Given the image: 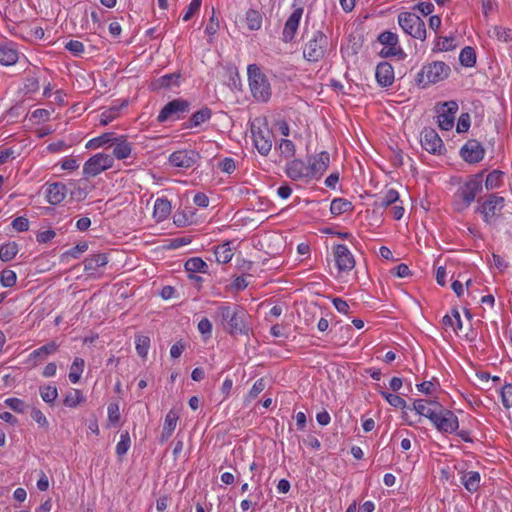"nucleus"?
I'll return each instance as SVG.
<instances>
[{"label": "nucleus", "instance_id": "f257e3e1", "mask_svg": "<svg viewBox=\"0 0 512 512\" xmlns=\"http://www.w3.org/2000/svg\"><path fill=\"white\" fill-rule=\"evenodd\" d=\"M215 318L221 322L223 329L231 336L248 335L249 315L240 305L225 303L220 305L215 314Z\"/></svg>", "mask_w": 512, "mask_h": 512}, {"label": "nucleus", "instance_id": "f03ea898", "mask_svg": "<svg viewBox=\"0 0 512 512\" xmlns=\"http://www.w3.org/2000/svg\"><path fill=\"white\" fill-rule=\"evenodd\" d=\"M484 171L471 175L469 179L459 186L453 195V208L456 212H463L474 202L476 195L483 190Z\"/></svg>", "mask_w": 512, "mask_h": 512}, {"label": "nucleus", "instance_id": "7ed1b4c3", "mask_svg": "<svg viewBox=\"0 0 512 512\" xmlns=\"http://www.w3.org/2000/svg\"><path fill=\"white\" fill-rule=\"evenodd\" d=\"M247 73L253 97L257 101L267 102L271 97V87L267 76L256 64H250L247 68Z\"/></svg>", "mask_w": 512, "mask_h": 512}, {"label": "nucleus", "instance_id": "20e7f679", "mask_svg": "<svg viewBox=\"0 0 512 512\" xmlns=\"http://www.w3.org/2000/svg\"><path fill=\"white\" fill-rule=\"evenodd\" d=\"M450 71V67L445 62L435 61L424 65L415 80L418 86L426 87L446 79Z\"/></svg>", "mask_w": 512, "mask_h": 512}, {"label": "nucleus", "instance_id": "39448f33", "mask_svg": "<svg viewBox=\"0 0 512 512\" xmlns=\"http://www.w3.org/2000/svg\"><path fill=\"white\" fill-rule=\"evenodd\" d=\"M307 42L303 49V56L309 62L321 60L328 47V37L320 30L314 31L311 35L306 33Z\"/></svg>", "mask_w": 512, "mask_h": 512}, {"label": "nucleus", "instance_id": "423d86ee", "mask_svg": "<svg viewBox=\"0 0 512 512\" xmlns=\"http://www.w3.org/2000/svg\"><path fill=\"white\" fill-rule=\"evenodd\" d=\"M398 23L403 31L411 37L421 41L426 39L425 23L417 14L401 12L398 15Z\"/></svg>", "mask_w": 512, "mask_h": 512}, {"label": "nucleus", "instance_id": "0eeeda50", "mask_svg": "<svg viewBox=\"0 0 512 512\" xmlns=\"http://www.w3.org/2000/svg\"><path fill=\"white\" fill-rule=\"evenodd\" d=\"M477 202L475 211L482 215L483 221L487 224L492 223L504 207V198L495 194L488 195L485 200L479 198Z\"/></svg>", "mask_w": 512, "mask_h": 512}, {"label": "nucleus", "instance_id": "6e6552de", "mask_svg": "<svg viewBox=\"0 0 512 512\" xmlns=\"http://www.w3.org/2000/svg\"><path fill=\"white\" fill-rule=\"evenodd\" d=\"M114 159L111 155L97 153L90 157L83 166V174L86 178L95 177L113 166Z\"/></svg>", "mask_w": 512, "mask_h": 512}, {"label": "nucleus", "instance_id": "1a4fd4ad", "mask_svg": "<svg viewBox=\"0 0 512 512\" xmlns=\"http://www.w3.org/2000/svg\"><path fill=\"white\" fill-rule=\"evenodd\" d=\"M251 133L254 146L258 152L263 156H267L272 148L273 132L266 124L261 127H255V125L252 124Z\"/></svg>", "mask_w": 512, "mask_h": 512}, {"label": "nucleus", "instance_id": "9d476101", "mask_svg": "<svg viewBox=\"0 0 512 512\" xmlns=\"http://www.w3.org/2000/svg\"><path fill=\"white\" fill-rule=\"evenodd\" d=\"M190 102L185 99H174L168 102L159 112L157 120L160 123L167 121L170 118L180 119L183 114L189 112Z\"/></svg>", "mask_w": 512, "mask_h": 512}, {"label": "nucleus", "instance_id": "9b49d317", "mask_svg": "<svg viewBox=\"0 0 512 512\" xmlns=\"http://www.w3.org/2000/svg\"><path fill=\"white\" fill-rule=\"evenodd\" d=\"M439 410L435 414V418L433 417L432 423L436 426V428L443 433H453L459 427V422L457 416L450 410L443 409L440 405Z\"/></svg>", "mask_w": 512, "mask_h": 512}, {"label": "nucleus", "instance_id": "f8f14e48", "mask_svg": "<svg viewBox=\"0 0 512 512\" xmlns=\"http://www.w3.org/2000/svg\"><path fill=\"white\" fill-rule=\"evenodd\" d=\"M420 136L421 145L427 152L437 155H441L445 152L444 143L435 129L425 127Z\"/></svg>", "mask_w": 512, "mask_h": 512}, {"label": "nucleus", "instance_id": "ddd939ff", "mask_svg": "<svg viewBox=\"0 0 512 512\" xmlns=\"http://www.w3.org/2000/svg\"><path fill=\"white\" fill-rule=\"evenodd\" d=\"M336 266L339 272H349L355 267V259L348 247L337 244L333 248Z\"/></svg>", "mask_w": 512, "mask_h": 512}, {"label": "nucleus", "instance_id": "4468645a", "mask_svg": "<svg viewBox=\"0 0 512 512\" xmlns=\"http://www.w3.org/2000/svg\"><path fill=\"white\" fill-rule=\"evenodd\" d=\"M458 111V104L456 101H447L441 105L438 112V125L442 130L449 131L452 129L455 120V114Z\"/></svg>", "mask_w": 512, "mask_h": 512}, {"label": "nucleus", "instance_id": "2eb2a0df", "mask_svg": "<svg viewBox=\"0 0 512 512\" xmlns=\"http://www.w3.org/2000/svg\"><path fill=\"white\" fill-rule=\"evenodd\" d=\"M330 163V156L328 152H321L316 156L308 158V171L309 178H320L327 170Z\"/></svg>", "mask_w": 512, "mask_h": 512}, {"label": "nucleus", "instance_id": "dca6fc26", "mask_svg": "<svg viewBox=\"0 0 512 512\" xmlns=\"http://www.w3.org/2000/svg\"><path fill=\"white\" fill-rule=\"evenodd\" d=\"M199 158V153L194 150H179L169 156V163L178 168H190Z\"/></svg>", "mask_w": 512, "mask_h": 512}, {"label": "nucleus", "instance_id": "f3484780", "mask_svg": "<svg viewBox=\"0 0 512 512\" xmlns=\"http://www.w3.org/2000/svg\"><path fill=\"white\" fill-rule=\"evenodd\" d=\"M484 154L485 150L482 144L475 139L468 140L460 150L461 157L468 163L480 162Z\"/></svg>", "mask_w": 512, "mask_h": 512}, {"label": "nucleus", "instance_id": "a211bd4d", "mask_svg": "<svg viewBox=\"0 0 512 512\" xmlns=\"http://www.w3.org/2000/svg\"><path fill=\"white\" fill-rule=\"evenodd\" d=\"M303 11L304 9L302 7H298L294 9V11L288 17L282 32V40L285 43H289L294 39L303 15Z\"/></svg>", "mask_w": 512, "mask_h": 512}, {"label": "nucleus", "instance_id": "6ab92c4d", "mask_svg": "<svg viewBox=\"0 0 512 512\" xmlns=\"http://www.w3.org/2000/svg\"><path fill=\"white\" fill-rule=\"evenodd\" d=\"M377 83L381 87H389L394 82V70L390 63L380 62L375 71Z\"/></svg>", "mask_w": 512, "mask_h": 512}, {"label": "nucleus", "instance_id": "aec40b11", "mask_svg": "<svg viewBox=\"0 0 512 512\" xmlns=\"http://www.w3.org/2000/svg\"><path fill=\"white\" fill-rule=\"evenodd\" d=\"M108 263L106 253H98L86 257L83 261L84 270L89 276H95L99 268L104 267Z\"/></svg>", "mask_w": 512, "mask_h": 512}, {"label": "nucleus", "instance_id": "412c9836", "mask_svg": "<svg viewBox=\"0 0 512 512\" xmlns=\"http://www.w3.org/2000/svg\"><path fill=\"white\" fill-rule=\"evenodd\" d=\"M286 174L292 180L310 179L308 165L300 159H294L287 164Z\"/></svg>", "mask_w": 512, "mask_h": 512}, {"label": "nucleus", "instance_id": "4be33fe9", "mask_svg": "<svg viewBox=\"0 0 512 512\" xmlns=\"http://www.w3.org/2000/svg\"><path fill=\"white\" fill-rule=\"evenodd\" d=\"M440 404L436 401L417 399L413 403V409L421 416L428 418L432 421L435 418L436 412L439 410Z\"/></svg>", "mask_w": 512, "mask_h": 512}, {"label": "nucleus", "instance_id": "5701e85b", "mask_svg": "<svg viewBox=\"0 0 512 512\" xmlns=\"http://www.w3.org/2000/svg\"><path fill=\"white\" fill-rule=\"evenodd\" d=\"M67 193L66 185L60 182L52 183L46 189V197L48 203L57 205L61 203Z\"/></svg>", "mask_w": 512, "mask_h": 512}, {"label": "nucleus", "instance_id": "b1692460", "mask_svg": "<svg viewBox=\"0 0 512 512\" xmlns=\"http://www.w3.org/2000/svg\"><path fill=\"white\" fill-rule=\"evenodd\" d=\"M112 144L114 145L113 158L123 160L131 155L132 144L127 141L125 136L114 137Z\"/></svg>", "mask_w": 512, "mask_h": 512}, {"label": "nucleus", "instance_id": "393cba45", "mask_svg": "<svg viewBox=\"0 0 512 512\" xmlns=\"http://www.w3.org/2000/svg\"><path fill=\"white\" fill-rule=\"evenodd\" d=\"M181 75L179 73L166 74L151 82V90L167 89L173 86H179Z\"/></svg>", "mask_w": 512, "mask_h": 512}, {"label": "nucleus", "instance_id": "a878e982", "mask_svg": "<svg viewBox=\"0 0 512 512\" xmlns=\"http://www.w3.org/2000/svg\"><path fill=\"white\" fill-rule=\"evenodd\" d=\"M18 61V51L10 43L0 44V64L14 65Z\"/></svg>", "mask_w": 512, "mask_h": 512}, {"label": "nucleus", "instance_id": "bb28decb", "mask_svg": "<svg viewBox=\"0 0 512 512\" xmlns=\"http://www.w3.org/2000/svg\"><path fill=\"white\" fill-rule=\"evenodd\" d=\"M171 203L166 198H158L154 204L153 216L157 222L165 220L171 213Z\"/></svg>", "mask_w": 512, "mask_h": 512}, {"label": "nucleus", "instance_id": "cd10ccee", "mask_svg": "<svg viewBox=\"0 0 512 512\" xmlns=\"http://www.w3.org/2000/svg\"><path fill=\"white\" fill-rule=\"evenodd\" d=\"M212 116V110L207 106L201 108L192 114L189 122L185 124V128L199 127L201 124L208 121Z\"/></svg>", "mask_w": 512, "mask_h": 512}, {"label": "nucleus", "instance_id": "c85d7f7f", "mask_svg": "<svg viewBox=\"0 0 512 512\" xmlns=\"http://www.w3.org/2000/svg\"><path fill=\"white\" fill-rule=\"evenodd\" d=\"M480 474L476 471H469L465 473L462 478V484L471 493L476 492L480 487Z\"/></svg>", "mask_w": 512, "mask_h": 512}, {"label": "nucleus", "instance_id": "c756f323", "mask_svg": "<svg viewBox=\"0 0 512 512\" xmlns=\"http://www.w3.org/2000/svg\"><path fill=\"white\" fill-rule=\"evenodd\" d=\"M353 204L344 198H335L332 200L330 205V212L333 215H341L347 212L353 211Z\"/></svg>", "mask_w": 512, "mask_h": 512}, {"label": "nucleus", "instance_id": "7c9ffc66", "mask_svg": "<svg viewBox=\"0 0 512 512\" xmlns=\"http://www.w3.org/2000/svg\"><path fill=\"white\" fill-rule=\"evenodd\" d=\"M185 270L189 273V274H193V273H207L208 272V265L207 263L202 260V258L200 257H192L190 259H188L186 262H185Z\"/></svg>", "mask_w": 512, "mask_h": 512}, {"label": "nucleus", "instance_id": "2f4dec72", "mask_svg": "<svg viewBox=\"0 0 512 512\" xmlns=\"http://www.w3.org/2000/svg\"><path fill=\"white\" fill-rule=\"evenodd\" d=\"M19 251L18 244L14 241L2 244L0 246V259L3 262H9L15 258Z\"/></svg>", "mask_w": 512, "mask_h": 512}, {"label": "nucleus", "instance_id": "473e14b6", "mask_svg": "<svg viewBox=\"0 0 512 512\" xmlns=\"http://www.w3.org/2000/svg\"><path fill=\"white\" fill-rule=\"evenodd\" d=\"M57 349H58V344L54 341H51V342L39 347L38 349L34 350L30 354V359L40 358L41 360H43L48 355L55 353L57 351Z\"/></svg>", "mask_w": 512, "mask_h": 512}, {"label": "nucleus", "instance_id": "72a5a7b5", "mask_svg": "<svg viewBox=\"0 0 512 512\" xmlns=\"http://www.w3.org/2000/svg\"><path fill=\"white\" fill-rule=\"evenodd\" d=\"M461 65L465 67H473L476 64V52L470 46L464 47L459 55Z\"/></svg>", "mask_w": 512, "mask_h": 512}, {"label": "nucleus", "instance_id": "f704fd0d", "mask_svg": "<svg viewBox=\"0 0 512 512\" xmlns=\"http://www.w3.org/2000/svg\"><path fill=\"white\" fill-rule=\"evenodd\" d=\"M85 365L84 359L76 357L70 367L69 380L72 383H77L80 380Z\"/></svg>", "mask_w": 512, "mask_h": 512}, {"label": "nucleus", "instance_id": "c9c22d12", "mask_svg": "<svg viewBox=\"0 0 512 512\" xmlns=\"http://www.w3.org/2000/svg\"><path fill=\"white\" fill-rule=\"evenodd\" d=\"M84 401H85V397H84L83 393L78 389H74L66 394V396L63 400V404L66 407L75 408L81 402H84Z\"/></svg>", "mask_w": 512, "mask_h": 512}, {"label": "nucleus", "instance_id": "e433bc0d", "mask_svg": "<svg viewBox=\"0 0 512 512\" xmlns=\"http://www.w3.org/2000/svg\"><path fill=\"white\" fill-rule=\"evenodd\" d=\"M246 22L250 30H259L262 26V16L259 11L249 9L246 12Z\"/></svg>", "mask_w": 512, "mask_h": 512}, {"label": "nucleus", "instance_id": "4c0bfd02", "mask_svg": "<svg viewBox=\"0 0 512 512\" xmlns=\"http://www.w3.org/2000/svg\"><path fill=\"white\" fill-rule=\"evenodd\" d=\"M39 391L42 400L50 405H53L58 397V391L55 386H40Z\"/></svg>", "mask_w": 512, "mask_h": 512}, {"label": "nucleus", "instance_id": "58836bf2", "mask_svg": "<svg viewBox=\"0 0 512 512\" xmlns=\"http://www.w3.org/2000/svg\"><path fill=\"white\" fill-rule=\"evenodd\" d=\"M504 173L500 170H493L490 172L485 180V187L487 190L497 188L502 183Z\"/></svg>", "mask_w": 512, "mask_h": 512}, {"label": "nucleus", "instance_id": "ea45409f", "mask_svg": "<svg viewBox=\"0 0 512 512\" xmlns=\"http://www.w3.org/2000/svg\"><path fill=\"white\" fill-rule=\"evenodd\" d=\"M378 41L389 48H401L398 45L397 34L391 31H384L378 36Z\"/></svg>", "mask_w": 512, "mask_h": 512}, {"label": "nucleus", "instance_id": "a19ab883", "mask_svg": "<svg viewBox=\"0 0 512 512\" xmlns=\"http://www.w3.org/2000/svg\"><path fill=\"white\" fill-rule=\"evenodd\" d=\"M88 249V244L87 242H80L79 244H77L76 246L72 247L71 249L67 250L66 252H64L62 255H61V261L64 262L66 261L69 257H72V258H79V256L86 252Z\"/></svg>", "mask_w": 512, "mask_h": 512}, {"label": "nucleus", "instance_id": "79ce46f5", "mask_svg": "<svg viewBox=\"0 0 512 512\" xmlns=\"http://www.w3.org/2000/svg\"><path fill=\"white\" fill-rule=\"evenodd\" d=\"M381 396L393 407L395 408H406V401L400 397L399 395L392 394L386 391L380 392Z\"/></svg>", "mask_w": 512, "mask_h": 512}, {"label": "nucleus", "instance_id": "37998d69", "mask_svg": "<svg viewBox=\"0 0 512 512\" xmlns=\"http://www.w3.org/2000/svg\"><path fill=\"white\" fill-rule=\"evenodd\" d=\"M113 140H114V133H103L102 135L91 139L87 143L86 147L87 148L100 147V146H103L104 144L112 143Z\"/></svg>", "mask_w": 512, "mask_h": 512}, {"label": "nucleus", "instance_id": "c03bdc74", "mask_svg": "<svg viewBox=\"0 0 512 512\" xmlns=\"http://www.w3.org/2000/svg\"><path fill=\"white\" fill-rule=\"evenodd\" d=\"M150 347V338L148 336H137L136 337V350L140 357L145 358L147 356Z\"/></svg>", "mask_w": 512, "mask_h": 512}, {"label": "nucleus", "instance_id": "a18cd8bd", "mask_svg": "<svg viewBox=\"0 0 512 512\" xmlns=\"http://www.w3.org/2000/svg\"><path fill=\"white\" fill-rule=\"evenodd\" d=\"M131 440L130 435L127 431L123 432L121 434L120 441L116 445V454L118 456H123L127 453L128 449L130 448Z\"/></svg>", "mask_w": 512, "mask_h": 512}, {"label": "nucleus", "instance_id": "49530a36", "mask_svg": "<svg viewBox=\"0 0 512 512\" xmlns=\"http://www.w3.org/2000/svg\"><path fill=\"white\" fill-rule=\"evenodd\" d=\"M16 280L17 276L13 270L4 269L0 274V282L4 287H13Z\"/></svg>", "mask_w": 512, "mask_h": 512}, {"label": "nucleus", "instance_id": "de8ad7c7", "mask_svg": "<svg viewBox=\"0 0 512 512\" xmlns=\"http://www.w3.org/2000/svg\"><path fill=\"white\" fill-rule=\"evenodd\" d=\"M4 403L16 413H24L28 407L22 399L14 397L7 398Z\"/></svg>", "mask_w": 512, "mask_h": 512}, {"label": "nucleus", "instance_id": "09e8293b", "mask_svg": "<svg viewBox=\"0 0 512 512\" xmlns=\"http://www.w3.org/2000/svg\"><path fill=\"white\" fill-rule=\"evenodd\" d=\"M227 73L229 75V87L232 89H240L241 80L237 68L234 66L227 67Z\"/></svg>", "mask_w": 512, "mask_h": 512}, {"label": "nucleus", "instance_id": "8fccbe9b", "mask_svg": "<svg viewBox=\"0 0 512 512\" xmlns=\"http://www.w3.org/2000/svg\"><path fill=\"white\" fill-rule=\"evenodd\" d=\"M216 259L219 263H228L233 256V253L229 247L222 246L215 250Z\"/></svg>", "mask_w": 512, "mask_h": 512}, {"label": "nucleus", "instance_id": "3c124183", "mask_svg": "<svg viewBox=\"0 0 512 512\" xmlns=\"http://www.w3.org/2000/svg\"><path fill=\"white\" fill-rule=\"evenodd\" d=\"M279 149L281 151V154L285 158H290V157L294 156V154H295V145L291 140H288V139L281 140Z\"/></svg>", "mask_w": 512, "mask_h": 512}, {"label": "nucleus", "instance_id": "603ef678", "mask_svg": "<svg viewBox=\"0 0 512 512\" xmlns=\"http://www.w3.org/2000/svg\"><path fill=\"white\" fill-rule=\"evenodd\" d=\"M379 54L383 58H389V57H393V56H397L399 59H402V60L406 58V53L403 51L402 48H389V47L385 46L380 51Z\"/></svg>", "mask_w": 512, "mask_h": 512}, {"label": "nucleus", "instance_id": "864d4df0", "mask_svg": "<svg viewBox=\"0 0 512 512\" xmlns=\"http://www.w3.org/2000/svg\"><path fill=\"white\" fill-rule=\"evenodd\" d=\"M119 109L120 108H118V107H111L110 109L102 112L101 118H100V124L102 126H106L110 122H112L118 116Z\"/></svg>", "mask_w": 512, "mask_h": 512}, {"label": "nucleus", "instance_id": "5fc2aeb1", "mask_svg": "<svg viewBox=\"0 0 512 512\" xmlns=\"http://www.w3.org/2000/svg\"><path fill=\"white\" fill-rule=\"evenodd\" d=\"M179 419V415L176 411L170 410L165 417L164 425L163 427L165 430H172L174 431L177 425V421Z\"/></svg>", "mask_w": 512, "mask_h": 512}, {"label": "nucleus", "instance_id": "6e6d98bb", "mask_svg": "<svg viewBox=\"0 0 512 512\" xmlns=\"http://www.w3.org/2000/svg\"><path fill=\"white\" fill-rule=\"evenodd\" d=\"M502 404L506 408L512 407V384H505L501 389Z\"/></svg>", "mask_w": 512, "mask_h": 512}, {"label": "nucleus", "instance_id": "4d7b16f0", "mask_svg": "<svg viewBox=\"0 0 512 512\" xmlns=\"http://www.w3.org/2000/svg\"><path fill=\"white\" fill-rule=\"evenodd\" d=\"M398 199H399V193L396 190H394V189H390L381 198L380 206L381 207H388L391 204L397 202Z\"/></svg>", "mask_w": 512, "mask_h": 512}, {"label": "nucleus", "instance_id": "13d9d810", "mask_svg": "<svg viewBox=\"0 0 512 512\" xmlns=\"http://www.w3.org/2000/svg\"><path fill=\"white\" fill-rule=\"evenodd\" d=\"M470 128V115L469 113H462L458 119L457 132L464 133Z\"/></svg>", "mask_w": 512, "mask_h": 512}, {"label": "nucleus", "instance_id": "bf43d9fd", "mask_svg": "<svg viewBox=\"0 0 512 512\" xmlns=\"http://www.w3.org/2000/svg\"><path fill=\"white\" fill-rule=\"evenodd\" d=\"M11 226L18 232H25L29 229V220L20 216L12 221Z\"/></svg>", "mask_w": 512, "mask_h": 512}, {"label": "nucleus", "instance_id": "052dcab7", "mask_svg": "<svg viewBox=\"0 0 512 512\" xmlns=\"http://www.w3.org/2000/svg\"><path fill=\"white\" fill-rule=\"evenodd\" d=\"M65 48L69 50L72 54L75 56H79L84 52V45L82 42L78 40H70L66 45Z\"/></svg>", "mask_w": 512, "mask_h": 512}, {"label": "nucleus", "instance_id": "680f3d73", "mask_svg": "<svg viewBox=\"0 0 512 512\" xmlns=\"http://www.w3.org/2000/svg\"><path fill=\"white\" fill-rule=\"evenodd\" d=\"M494 32L499 40H502L504 42L512 41L511 29L497 26L495 27Z\"/></svg>", "mask_w": 512, "mask_h": 512}, {"label": "nucleus", "instance_id": "e2e57ef3", "mask_svg": "<svg viewBox=\"0 0 512 512\" xmlns=\"http://www.w3.org/2000/svg\"><path fill=\"white\" fill-rule=\"evenodd\" d=\"M218 167L220 168V170L224 173H228V174H231L235 171L236 169V165H235V161L230 158V157H226L224 158L218 165Z\"/></svg>", "mask_w": 512, "mask_h": 512}, {"label": "nucleus", "instance_id": "0e129e2a", "mask_svg": "<svg viewBox=\"0 0 512 512\" xmlns=\"http://www.w3.org/2000/svg\"><path fill=\"white\" fill-rule=\"evenodd\" d=\"M202 0H192L188 6V10L183 16L184 21L190 20L193 15L200 9Z\"/></svg>", "mask_w": 512, "mask_h": 512}, {"label": "nucleus", "instance_id": "69168bd1", "mask_svg": "<svg viewBox=\"0 0 512 512\" xmlns=\"http://www.w3.org/2000/svg\"><path fill=\"white\" fill-rule=\"evenodd\" d=\"M31 418L39 424V426L41 427H45L48 425V421H47V418L45 417V415L42 413L41 410H39L38 408H33L31 410Z\"/></svg>", "mask_w": 512, "mask_h": 512}, {"label": "nucleus", "instance_id": "338daca9", "mask_svg": "<svg viewBox=\"0 0 512 512\" xmlns=\"http://www.w3.org/2000/svg\"><path fill=\"white\" fill-rule=\"evenodd\" d=\"M108 419L111 423L115 424L120 420L119 406L116 403H111L108 406Z\"/></svg>", "mask_w": 512, "mask_h": 512}, {"label": "nucleus", "instance_id": "774afa93", "mask_svg": "<svg viewBox=\"0 0 512 512\" xmlns=\"http://www.w3.org/2000/svg\"><path fill=\"white\" fill-rule=\"evenodd\" d=\"M266 387L265 380L263 378L258 379L249 391V397L256 398Z\"/></svg>", "mask_w": 512, "mask_h": 512}]
</instances>
